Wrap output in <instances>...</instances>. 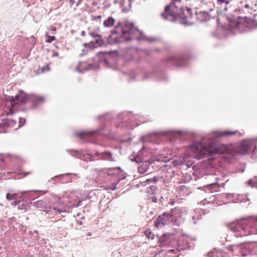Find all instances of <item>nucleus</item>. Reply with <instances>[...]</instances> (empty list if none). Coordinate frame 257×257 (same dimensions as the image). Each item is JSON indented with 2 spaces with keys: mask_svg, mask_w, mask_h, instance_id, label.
Wrapping results in <instances>:
<instances>
[{
  "mask_svg": "<svg viewBox=\"0 0 257 257\" xmlns=\"http://www.w3.org/2000/svg\"><path fill=\"white\" fill-rule=\"evenodd\" d=\"M191 0H172L170 4L165 8V12L172 15L176 20L181 19V23L185 25H191L192 9L188 6Z\"/></svg>",
  "mask_w": 257,
  "mask_h": 257,
  "instance_id": "obj_1",
  "label": "nucleus"
},
{
  "mask_svg": "<svg viewBox=\"0 0 257 257\" xmlns=\"http://www.w3.org/2000/svg\"><path fill=\"white\" fill-rule=\"evenodd\" d=\"M253 224L257 225V219L255 223L252 221H245L232 224L229 228L236 237H240L257 233V229L252 226Z\"/></svg>",
  "mask_w": 257,
  "mask_h": 257,
  "instance_id": "obj_2",
  "label": "nucleus"
},
{
  "mask_svg": "<svg viewBox=\"0 0 257 257\" xmlns=\"http://www.w3.org/2000/svg\"><path fill=\"white\" fill-rule=\"evenodd\" d=\"M114 32L121 33V41H127L135 38L137 30L130 24L119 23L115 28Z\"/></svg>",
  "mask_w": 257,
  "mask_h": 257,
  "instance_id": "obj_3",
  "label": "nucleus"
},
{
  "mask_svg": "<svg viewBox=\"0 0 257 257\" xmlns=\"http://www.w3.org/2000/svg\"><path fill=\"white\" fill-rule=\"evenodd\" d=\"M29 99L30 95L27 94L23 91L20 90L19 93L15 97H11L10 99L11 107L9 111L7 112V114H13L14 113V110L18 108L19 105L26 103L29 101Z\"/></svg>",
  "mask_w": 257,
  "mask_h": 257,
  "instance_id": "obj_4",
  "label": "nucleus"
},
{
  "mask_svg": "<svg viewBox=\"0 0 257 257\" xmlns=\"http://www.w3.org/2000/svg\"><path fill=\"white\" fill-rule=\"evenodd\" d=\"M227 149V147L224 145H220L218 147L213 145L203 146L200 151V156H213L217 154H223Z\"/></svg>",
  "mask_w": 257,
  "mask_h": 257,
  "instance_id": "obj_5",
  "label": "nucleus"
},
{
  "mask_svg": "<svg viewBox=\"0 0 257 257\" xmlns=\"http://www.w3.org/2000/svg\"><path fill=\"white\" fill-rule=\"evenodd\" d=\"M254 142L250 140H243L238 145L237 151L241 155L248 154L255 149Z\"/></svg>",
  "mask_w": 257,
  "mask_h": 257,
  "instance_id": "obj_6",
  "label": "nucleus"
},
{
  "mask_svg": "<svg viewBox=\"0 0 257 257\" xmlns=\"http://www.w3.org/2000/svg\"><path fill=\"white\" fill-rule=\"evenodd\" d=\"M175 241L174 235L171 233H165L162 235L159 239L160 247H167L172 245Z\"/></svg>",
  "mask_w": 257,
  "mask_h": 257,
  "instance_id": "obj_7",
  "label": "nucleus"
},
{
  "mask_svg": "<svg viewBox=\"0 0 257 257\" xmlns=\"http://www.w3.org/2000/svg\"><path fill=\"white\" fill-rule=\"evenodd\" d=\"M228 249L230 251L233 252L238 251V255L245 256L248 253V250L243 243L234 244L230 245L228 247Z\"/></svg>",
  "mask_w": 257,
  "mask_h": 257,
  "instance_id": "obj_8",
  "label": "nucleus"
},
{
  "mask_svg": "<svg viewBox=\"0 0 257 257\" xmlns=\"http://www.w3.org/2000/svg\"><path fill=\"white\" fill-rule=\"evenodd\" d=\"M172 215L169 213H164L162 215H160L155 221V226L157 227H162L164 226L169 220Z\"/></svg>",
  "mask_w": 257,
  "mask_h": 257,
  "instance_id": "obj_9",
  "label": "nucleus"
},
{
  "mask_svg": "<svg viewBox=\"0 0 257 257\" xmlns=\"http://www.w3.org/2000/svg\"><path fill=\"white\" fill-rule=\"evenodd\" d=\"M196 20L199 22H206L211 19V16L206 12H196Z\"/></svg>",
  "mask_w": 257,
  "mask_h": 257,
  "instance_id": "obj_10",
  "label": "nucleus"
},
{
  "mask_svg": "<svg viewBox=\"0 0 257 257\" xmlns=\"http://www.w3.org/2000/svg\"><path fill=\"white\" fill-rule=\"evenodd\" d=\"M45 98L43 96L36 94H30L29 101L32 102L35 105H38L44 102Z\"/></svg>",
  "mask_w": 257,
  "mask_h": 257,
  "instance_id": "obj_11",
  "label": "nucleus"
},
{
  "mask_svg": "<svg viewBox=\"0 0 257 257\" xmlns=\"http://www.w3.org/2000/svg\"><path fill=\"white\" fill-rule=\"evenodd\" d=\"M241 7L245 8L248 12L253 9V6L256 4L254 3L253 0H242L241 3Z\"/></svg>",
  "mask_w": 257,
  "mask_h": 257,
  "instance_id": "obj_12",
  "label": "nucleus"
},
{
  "mask_svg": "<svg viewBox=\"0 0 257 257\" xmlns=\"http://www.w3.org/2000/svg\"><path fill=\"white\" fill-rule=\"evenodd\" d=\"M187 61L184 58L176 57L172 59V61L175 66H184L187 64Z\"/></svg>",
  "mask_w": 257,
  "mask_h": 257,
  "instance_id": "obj_13",
  "label": "nucleus"
},
{
  "mask_svg": "<svg viewBox=\"0 0 257 257\" xmlns=\"http://www.w3.org/2000/svg\"><path fill=\"white\" fill-rule=\"evenodd\" d=\"M247 26L245 20L243 18H239L236 23L235 27L240 30H243Z\"/></svg>",
  "mask_w": 257,
  "mask_h": 257,
  "instance_id": "obj_14",
  "label": "nucleus"
},
{
  "mask_svg": "<svg viewBox=\"0 0 257 257\" xmlns=\"http://www.w3.org/2000/svg\"><path fill=\"white\" fill-rule=\"evenodd\" d=\"M188 159L187 156H184L180 157L179 159L173 160L171 163L173 164L174 167H178L181 164H182L184 162H186L187 161V159Z\"/></svg>",
  "mask_w": 257,
  "mask_h": 257,
  "instance_id": "obj_15",
  "label": "nucleus"
},
{
  "mask_svg": "<svg viewBox=\"0 0 257 257\" xmlns=\"http://www.w3.org/2000/svg\"><path fill=\"white\" fill-rule=\"evenodd\" d=\"M3 124L6 125L7 128L15 127L16 126V121L13 119H3Z\"/></svg>",
  "mask_w": 257,
  "mask_h": 257,
  "instance_id": "obj_16",
  "label": "nucleus"
},
{
  "mask_svg": "<svg viewBox=\"0 0 257 257\" xmlns=\"http://www.w3.org/2000/svg\"><path fill=\"white\" fill-rule=\"evenodd\" d=\"M107 172L109 175L118 176L119 174L121 173V171H120L119 167H116L108 169Z\"/></svg>",
  "mask_w": 257,
  "mask_h": 257,
  "instance_id": "obj_17",
  "label": "nucleus"
},
{
  "mask_svg": "<svg viewBox=\"0 0 257 257\" xmlns=\"http://www.w3.org/2000/svg\"><path fill=\"white\" fill-rule=\"evenodd\" d=\"M115 21V20L113 18L109 17L104 21L103 25L105 27H111L114 25Z\"/></svg>",
  "mask_w": 257,
  "mask_h": 257,
  "instance_id": "obj_18",
  "label": "nucleus"
},
{
  "mask_svg": "<svg viewBox=\"0 0 257 257\" xmlns=\"http://www.w3.org/2000/svg\"><path fill=\"white\" fill-rule=\"evenodd\" d=\"M50 64H46L45 66H39V68L37 70V73L40 74L43 73L46 71H48L50 70Z\"/></svg>",
  "mask_w": 257,
  "mask_h": 257,
  "instance_id": "obj_19",
  "label": "nucleus"
},
{
  "mask_svg": "<svg viewBox=\"0 0 257 257\" xmlns=\"http://www.w3.org/2000/svg\"><path fill=\"white\" fill-rule=\"evenodd\" d=\"M122 178H120L118 177L117 178V181L116 183H113L109 186H107L105 189L107 191H110L112 190L114 191L116 189V185L119 182V180L121 179Z\"/></svg>",
  "mask_w": 257,
  "mask_h": 257,
  "instance_id": "obj_20",
  "label": "nucleus"
},
{
  "mask_svg": "<svg viewBox=\"0 0 257 257\" xmlns=\"http://www.w3.org/2000/svg\"><path fill=\"white\" fill-rule=\"evenodd\" d=\"M18 197V194L17 193H7L6 194V199L9 200L11 201L12 200H16Z\"/></svg>",
  "mask_w": 257,
  "mask_h": 257,
  "instance_id": "obj_21",
  "label": "nucleus"
},
{
  "mask_svg": "<svg viewBox=\"0 0 257 257\" xmlns=\"http://www.w3.org/2000/svg\"><path fill=\"white\" fill-rule=\"evenodd\" d=\"M144 234L148 239H153L154 238V233L149 229L146 230Z\"/></svg>",
  "mask_w": 257,
  "mask_h": 257,
  "instance_id": "obj_22",
  "label": "nucleus"
},
{
  "mask_svg": "<svg viewBox=\"0 0 257 257\" xmlns=\"http://www.w3.org/2000/svg\"><path fill=\"white\" fill-rule=\"evenodd\" d=\"M102 156L103 159H105L107 160H109V161L112 160V154L110 153H108V152L103 153L102 154Z\"/></svg>",
  "mask_w": 257,
  "mask_h": 257,
  "instance_id": "obj_23",
  "label": "nucleus"
},
{
  "mask_svg": "<svg viewBox=\"0 0 257 257\" xmlns=\"http://www.w3.org/2000/svg\"><path fill=\"white\" fill-rule=\"evenodd\" d=\"M235 132H230V131H225L223 132H222L219 134H217L216 135H215L214 136H216L217 137L220 136H231L235 134Z\"/></svg>",
  "mask_w": 257,
  "mask_h": 257,
  "instance_id": "obj_24",
  "label": "nucleus"
},
{
  "mask_svg": "<svg viewBox=\"0 0 257 257\" xmlns=\"http://www.w3.org/2000/svg\"><path fill=\"white\" fill-rule=\"evenodd\" d=\"M29 208L30 205L28 203H23L18 207V209L24 210L25 211H27Z\"/></svg>",
  "mask_w": 257,
  "mask_h": 257,
  "instance_id": "obj_25",
  "label": "nucleus"
},
{
  "mask_svg": "<svg viewBox=\"0 0 257 257\" xmlns=\"http://www.w3.org/2000/svg\"><path fill=\"white\" fill-rule=\"evenodd\" d=\"M3 124V120L1 122H0V134L1 133H5L7 132V128L6 125H2Z\"/></svg>",
  "mask_w": 257,
  "mask_h": 257,
  "instance_id": "obj_26",
  "label": "nucleus"
},
{
  "mask_svg": "<svg viewBox=\"0 0 257 257\" xmlns=\"http://www.w3.org/2000/svg\"><path fill=\"white\" fill-rule=\"evenodd\" d=\"M47 39L46 40V42L47 43H51L53 41L55 40L56 37L55 36H46Z\"/></svg>",
  "mask_w": 257,
  "mask_h": 257,
  "instance_id": "obj_27",
  "label": "nucleus"
},
{
  "mask_svg": "<svg viewBox=\"0 0 257 257\" xmlns=\"http://www.w3.org/2000/svg\"><path fill=\"white\" fill-rule=\"evenodd\" d=\"M25 121L26 120L25 118L20 117L19 118V125L18 127H16V128L17 129L18 128L23 126L25 124Z\"/></svg>",
  "mask_w": 257,
  "mask_h": 257,
  "instance_id": "obj_28",
  "label": "nucleus"
},
{
  "mask_svg": "<svg viewBox=\"0 0 257 257\" xmlns=\"http://www.w3.org/2000/svg\"><path fill=\"white\" fill-rule=\"evenodd\" d=\"M217 3L220 4L224 3L226 5L229 4L231 0H217Z\"/></svg>",
  "mask_w": 257,
  "mask_h": 257,
  "instance_id": "obj_29",
  "label": "nucleus"
},
{
  "mask_svg": "<svg viewBox=\"0 0 257 257\" xmlns=\"http://www.w3.org/2000/svg\"><path fill=\"white\" fill-rule=\"evenodd\" d=\"M101 18H102V17L100 15L97 16L96 17L94 16H92L91 20L92 21H96L97 19L101 20Z\"/></svg>",
  "mask_w": 257,
  "mask_h": 257,
  "instance_id": "obj_30",
  "label": "nucleus"
},
{
  "mask_svg": "<svg viewBox=\"0 0 257 257\" xmlns=\"http://www.w3.org/2000/svg\"><path fill=\"white\" fill-rule=\"evenodd\" d=\"M20 201L18 200V201H13L12 203V206H16L17 205H19L20 204Z\"/></svg>",
  "mask_w": 257,
  "mask_h": 257,
  "instance_id": "obj_31",
  "label": "nucleus"
},
{
  "mask_svg": "<svg viewBox=\"0 0 257 257\" xmlns=\"http://www.w3.org/2000/svg\"><path fill=\"white\" fill-rule=\"evenodd\" d=\"M43 204V201H42V200L37 201L35 203V204L37 207H38L39 205H42Z\"/></svg>",
  "mask_w": 257,
  "mask_h": 257,
  "instance_id": "obj_32",
  "label": "nucleus"
},
{
  "mask_svg": "<svg viewBox=\"0 0 257 257\" xmlns=\"http://www.w3.org/2000/svg\"><path fill=\"white\" fill-rule=\"evenodd\" d=\"M138 170H139V172L142 174L146 172L145 170H144V169L143 168V166L139 167L138 168Z\"/></svg>",
  "mask_w": 257,
  "mask_h": 257,
  "instance_id": "obj_33",
  "label": "nucleus"
},
{
  "mask_svg": "<svg viewBox=\"0 0 257 257\" xmlns=\"http://www.w3.org/2000/svg\"><path fill=\"white\" fill-rule=\"evenodd\" d=\"M53 209H54L55 211H57V212H59V213H60V212H61L62 211V209H60V208H56V207H53Z\"/></svg>",
  "mask_w": 257,
  "mask_h": 257,
  "instance_id": "obj_34",
  "label": "nucleus"
},
{
  "mask_svg": "<svg viewBox=\"0 0 257 257\" xmlns=\"http://www.w3.org/2000/svg\"><path fill=\"white\" fill-rule=\"evenodd\" d=\"M81 202L82 201L80 200L78 202L77 204L76 205H75V207H78L80 205V204H81Z\"/></svg>",
  "mask_w": 257,
  "mask_h": 257,
  "instance_id": "obj_35",
  "label": "nucleus"
},
{
  "mask_svg": "<svg viewBox=\"0 0 257 257\" xmlns=\"http://www.w3.org/2000/svg\"><path fill=\"white\" fill-rule=\"evenodd\" d=\"M58 55H59L58 53L56 52V53H54L53 54L52 57H57V56H58Z\"/></svg>",
  "mask_w": 257,
  "mask_h": 257,
  "instance_id": "obj_36",
  "label": "nucleus"
},
{
  "mask_svg": "<svg viewBox=\"0 0 257 257\" xmlns=\"http://www.w3.org/2000/svg\"><path fill=\"white\" fill-rule=\"evenodd\" d=\"M85 135H86L87 136H90L92 135V133H85Z\"/></svg>",
  "mask_w": 257,
  "mask_h": 257,
  "instance_id": "obj_37",
  "label": "nucleus"
},
{
  "mask_svg": "<svg viewBox=\"0 0 257 257\" xmlns=\"http://www.w3.org/2000/svg\"><path fill=\"white\" fill-rule=\"evenodd\" d=\"M91 235V233L90 232H88L87 233V235H88V236H90Z\"/></svg>",
  "mask_w": 257,
  "mask_h": 257,
  "instance_id": "obj_38",
  "label": "nucleus"
},
{
  "mask_svg": "<svg viewBox=\"0 0 257 257\" xmlns=\"http://www.w3.org/2000/svg\"><path fill=\"white\" fill-rule=\"evenodd\" d=\"M27 192H22V195H24V194L26 193Z\"/></svg>",
  "mask_w": 257,
  "mask_h": 257,
  "instance_id": "obj_39",
  "label": "nucleus"
},
{
  "mask_svg": "<svg viewBox=\"0 0 257 257\" xmlns=\"http://www.w3.org/2000/svg\"><path fill=\"white\" fill-rule=\"evenodd\" d=\"M169 160H170V159H166V160H165V161L167 162V161H169Z\"/></svg>",
  "mask_w": 257,
  "mask_h": 257,
  "instance_id": "obj_40",
  "label": "nucleus"
},
{
  "mask_svg": "<svg viewBox=\"0 0 257 257\" xmlns=\"http://www.w3.org/2000/svg\"><path fill=\"white\" fill-rule=\"evenodd\" d=\"M187 165L189 167L190 166H191V164H187Z\"/></svg>",
  "mask_w": 257,
  "mask_h": 257,
  "instance_id": "obj_41",
  "label": "nucleus"
},
{
  "mask_svg": "<svg viewBox=\"0 0 257 257\" xmlns=\"http://www.w3.org/2000/svg\"><path fill=\"white\" fill-rule=\"evenodd\" d=\"M193 147H194V149L195 148V147H196V146H195V144H194V143Z\"/></svg>",
  "mask_w": 257,
  "mask_h": 257,
  "instance_id": "obj_42",
  "label": "nucleus"
},
{
  "mask_svg": "<svg viewBox=\"0 0 257 257\" xmlns=\"http://www.w3.org/2000/svg\"><path fill=\"white\" fill-rule=\"evenodd\" d=\"M36 192H41L40 191L36 190Z\"/></svg>",
  "mask_w": 257,
  "mask_h": 257,
  "instance_id": "obj_43",
  "label": "nucleus"
},
{
  "mask_svg": "<svg viewBox=\"0 0 257 257\" xmlns=\"http://www.w3.org/2000/svg\"><path fill=\"white\" fill-rule=\"evenodd\" d=\"M130 1H131L132 0H129Z\"/></svg>",
  "mask_w": 257,
  "mask_h": 257,
  "instance_id": "obj_44",
  "label": "nucleus"
}]
</instances>
